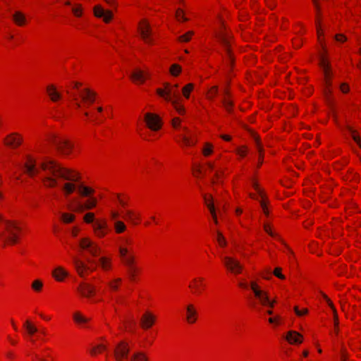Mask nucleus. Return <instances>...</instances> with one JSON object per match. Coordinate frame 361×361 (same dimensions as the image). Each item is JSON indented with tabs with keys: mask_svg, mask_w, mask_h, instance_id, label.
Masks as SVG:
<instances>
[{
	"mask_svg": "<svg viewBox=\"0 0 361 361\" xmlns=\"http://www.w3.org/2000/svg\"><path fill=\"white\" fill-rule=\"evenodd\" d=\"M119 252H120V255L122 257V259H123L129 255H128V249L126 247H120Z\"/></svg>",
	"mask_w": 361,
	"mask_h": 361,
	"instance_id": "5fc2aeb1",
	"label": "nucleus"
},
{
	"mask_svg": "<svg viewBox=\"0 0 361 361\" xmlns=\"http://www.w3.org/2000/svg\"><path fill=\"white\" fill-rule=\"evenodd\" d=\"M130 361H147V357L143 353L137 352L131 356Z\"/></svg>",
	"mask_w": 361,
	"mask_h": 361,
	"instance_id": "7c9ffc66",
	"label": "nucleus"
},
{
	"mask_svg": "<svg viewBox=\"0 0 361 361\" xmlns=\"http://www.w3.org/2000/svg\"><path fill=\"white\" fill-rule=\"evenodd\" d=\"M204 156H209L212 153V145L209 143H207L202 150Z\"/></svg>",
	"mask_w": 361,
	"mask_h": 361,
	"instance_id": "de8ad7c7",
	"label": "nucleus"
},
{
	"mask_svg": "<svg viewBox=\"0 0 361 361\" xmlns=\"http://www.w3.org/2000/svg\"><path fill=\"white\" fill-rule=\"evenodd\" d=\"M47 92L52 102H57L61 98V93L56 90L53 85H49L47 87Z\"/></svg>",
	"mask_w": 361,
	"mask_h": 361,
	"instance_id": "5701e85b",
	"label": "nucleus"
},
{
	"mask_svg": "<svg viewBox=\"0 0 361 361\" xmlns=\"http://www.w3.org/2000/svg\"><path fill=\"white\" fill-rule=\"evenodd\" d=\"M99 262L101 267H102L103 269L108 270L110 269V267H111L110 259L105 257H102L99 258Z\"/></svg>",
	"mask_w": 361,
	"mask_h": 361,
	"instance_id": "2f4dec72",
	"label": "nucleus"
},
{
	"mask_svg": "<svg viewBox=\"0 0 361 361\" xmlns=\"http://www.w3.org/2000/svg\"><path fill=\"white\" fill-rule=\"evenodd\" d=\"M130 349L126 343L124 341H121L114 349V355L116 359L118 361H123V359L128 357Z\"/></svg>",
	"mask_w": 361,
	"mask_h": 361,
	"instance_id": "9b49d317",
	"label": "nucleus"
},
{
	"mask_svg": "<svg viewBox=\"0 0 361 361\" xmlns=\"http://www.w3.org/2000/svg\"><path fill=\"white\" fill-rule=\"evenodd\" d=\"M335 39L338 42H344L346 40V37L343 35H336Z\"/></svg>",
	"mask_w": 361,
	"mask_h": 361,
	"instance_id": "052dcab7",
	"label": "nucleus"
},
{
	"mask_svg": "<svg viewBox=\"0 0 361 361\" xmlns=\"http://www.w3.org/2000/svg\"><path fill=\"white\" fill-rule=\"evenodd\" d=\"M348 130L352 135L353 139L357 142L360 147H361L360 137L355 134V130L350 126H347Z\"/></svg>",
	"mask_w": 361,
	"mask_h": 361,
	"instance_id": "4c0bfd02",
	"label": "nucleus"
},
{
	"mask_svg": "<svg viewBox=\"0 0 361 361\" xmlns=\"http://www.w3.org/2000/svg\"><path fill=\"white\" fill-rule=\"evenodd\" d=\"M136 271L137 268L135 267H132L130 269H128L129 276L132 280L135 279Z\"/></svg>",
	"mask_w": 361,
	"mask_h": 361,
	"instance_id": "864d4df0",
	"label": "nucleus"
},
{
	"mask_svg": "<svg viewBox=\"0 0 361 361\" xmlns=\"http://www.w3.org/2000/svg\"><path fill=\"white\" fill-rule=\"evenodd\" d=\"M126 228V225L121 221H116L115 222V230L118 233L123 232Z\"/></svg>",
	"mask_w": 361,
	"mask_h": 361,
	"instance_id": "c9c22d12",
	"label": "nucleus"
},
{
	"mask_svg": "<svg viewBox=\"0 0 361 361\" xmlns=\"http://www.w3.org/2000/svg\"><path fill=\"white\" fill-rule=\"evenodd\" d=\"M97 349H99V350H106V345H104L100 344V345H98L97 346Z\"/></svg>",
	"mask_w": 361,
	"mask_h": 361,
	"instance_id": "774afa93",
	"label": "nucleus"
},
{
	"mask_svg": "<svg viewBox=\"0 0 361 361\" xmlns=\"http://www.w3.org/2000/svg\"><path fill=\"white\" fill-rule=\"evenodd\" d=\"M155 322V317L149 312L144 314L140 319L141 326L145 329H149L154 324Z\"/></svg>",
	"mask_w": 361,
	"mask_h": 361,
	"instance_id": "aec40b11",
	"label": "nucleus"
},
{
	"mask_svg": "<svg viewBox=\"0 0 361 361\" xmlns=\"http://www.w3.org/2000/svg\"><path fill=\"white\" fill-rule=\"evenodd\" d=\"M260 205L262 208V210H263L264 214L267 216L269 214V212L267 209L266 202L263 200L262 201H260Z\"/></svg>",
	"mask_w": 361,
	"mask_h": 361,
	"instance_id": "4d7b16f0",
	"label": "nucleus"
},
{
	"mask_svg": "<svg viewBox=\"0 0 361 361\" xmlns=\"http://www.w3.org/2000/svg\"><path fill=\"white\" fill-rule=\"evenodd\" d=\"M237 153L241 157H245L246 155L247 150L245 147L238 148L237 149Z\"/></svg>",
	"mask_w": 361,
	"mask_h": 361,
	"instance_id": "bf43d9fd",
	"label": "nucleus"
},
{
	"mask_svg": "<svg viewBox=\"0 0 361 361\" xmlns=\"http://www.w3.org/2000/svg\"><path fill=\"white\" fill-rule=\"evenodd\" d=\"M176 18L178 20H183V21H187L188 20V18L184 17V16H183V11L181 9H180V8H178L176 11Z\"/></svg>",
	"mask_w": 361,
	"mask_h": 361,
	"instance_id": "09e8293b",
	"label": "nucleus"
},
{
	"mask_svg": "<svg viewBox=\"0 0 361 361\" xmlns=\"http://www.w3.org/2000/svg\"><path fill=\"white\" fill-rule=\"evenodd\" d=\"M13 19L18 25H23L25 23V17L20 11H16L13 15Z\"/></svg>",
	"mask_w": 361,
	"mask_h": 361,
	"instance_id": "cd10ccee",
	"label": "nucleus"
},
{
	"mask_svg": "<svg viewBox=\"0 0 361 361\" xmlns=\"http://www.w3.org/2000/svg\"><path fill=\"white\" fill-rule=\"evenodd\" d=\"M84 220L87 223H93L94 233L98 237H104L106 233L107 224L105 221H94L93 213H87L84 216Z\"/></svg>",
	"mask_w": 361,
	"mask_h": 361,
	"instance_id": "7ed1b4c3",
	"label": "nucleus"
},
{
	"mask_svg": "<svg viewBox=\"0 0 361 361\" xmlns=\"http://www.w3.org/2000/svg\"><path fill=\"white\" fill-rule=\"evenodd\" d=\"M145 121L147 127L152 130L157 131L161 127V118L156 114L151 113L145 114Z\"/></svg>",
	"mask_w": 361,
	"mask_h": 361,
	"instance_id": "1a4fd4ad",
	"label": "nucleus"
},
{
	"mask_svg": "<svg viewBox=\"0 0 361 361\" xmlns=\"http://www.w3.org/2000/svg\"><path fill=\"white\" fill-rule=\"evenodd\" d=\"M180 120L178 118H175L172 121V125L174 128H177L180 126Z\"/></svg>",
	"mask_w": 361,
	"mask_h": 361,
	"instance_id": "e2e57ef3",
	"label": "nucleus"
},
{
	"mask_svg": "<svg viewBox=\"0 0 361 361\" xmlns=\"http://www.w3.org/2000/svg\"><path fill=\"white\" fill-rule=\"evenodd\" d=\"M138 28L143 40L147 44H152V30L149 25L145 20H142L140 23Z\"/></svg>",
	"mask_w": 361,
	"mask_h": 361,
	"instance_id": "f8f14e48",
	"label": "nucleus"
},
{
	"mask_svg": "<svg viewBox=\"0 0 361 361\" xmlns=\"http://www.w3.org/2000/svg\"><path fill=\"white\" fill-rule=\"evenodd\" d=\"M123 261L124 264L128 267V269H130L132 267L134 266V257L131 255H129L123 259Z\"/></svg>",
	"mask_w": 361,
	"mask_h": 361,
	"instance_id": "f704fd0d",
	"label": "nucleus"
},
{
	"mask_svg": "<svg viewBox=\"0 0 361 361\" xmlns=\"http://www.w3.org/2000/svg\"><path fill=\"white\" fill-rule=\"evenodd\" d=\"M203 197L205 201V203L207 204V207L209 208V209L212 215V217H213L215 224H217L218 221H217V218H216L215 208H214V204L212 202V197L210 196L209 199H208L206 195H204Z\"/></svg>",
	"mask_w": 361,
	"mask_h": 361,
	"instance_id": "b1692460",
	"label": "nucleus"
},
{
	"mask_svg": "<svg viewBox=\"0 0 361 361\" xmlns=\"http://www.w3.org/2000/svg\"><path fill=\"white\" fill-rule=\"evenodd\" d=\"M218 93V87L216 86L212 87L209 91V98L212 99Z\"/></svg>",
	"mask_w": 361,
	"mask_h": 361,
	"instance_id": "603ef678",
	"label": "nucleus"
},
{
	"mask_svg": "<svg viewBox=\"0 0 361 361\" xmlns=\"http://www.w3.org/2000/svg\"><path fill=\"white\" fill-rule=\"evenodd\" d=\"M193 35H194V32L192 31H188L185 34L180 35L178 37V40L180 42H188L190 40V39Z\"/></svg>",
	"mask_w": 361,
	"mask_h": 361,
	"instance_id": "473e14b6",
	"label": "nucleus"
},
{
	"mask_svg": "<svg viewBox=\"0 0 361 361\" xmlns=\"http://www.w3.org/2000/svg\"><path fill=\"white\" fill-rule=\"evenodd\" d=\"M252 186L253 188L257 191V192L259 193V195L263 198V194H262V190H260V188H259L258 185L255 183V182H253L252 183Z\"/></svg>",
	"mask_w": 361,
	"mask_h": 361,
	"instance_id": "680f3d73",
	"label": "nucleus"
},
{
	"mask_svg": "<svg viewBox=\"0 0 361 361\" xmlns=\"http://www.w3.org/2000/svg\"><path fill=\"white\" fill-rule=\"evenodd\" d=\"M149 75V74L147 71L137 68L130 74V78L135 82L143 83Z\"/></svg>",
	"mask_w": 361,
	"mask_h": 361,
	"instance_id": "6ab92c4d",
	"label": "nucleus"
},
{
	"mask_svg": "<svg viewBox=\"0 0 361 361\" xmlns=\"http://www.w3.org/2000/svg\"><path fill=\"white\" fill-rule=\"evenodd\" d=\"M94 13L97 18H102L106 23H109L113 16V14L111 11L104 10L99 5L94 6Z\"/></svg>",
	"mask_w": 361,
	"mask_h": 361,
	"instance_id": "dca6fc26",
	"label": "nucleus"
},
{
	"mask_svg": "<svg viewBox=\"0 0 361 361\" xmlns=\"http://www.w3.org/2000/svg\"><path fill=\"white\" fill-rule=\"evenodd\" d=\"M224 262L227 269L234 274L241 273L243 269V266L238 259L233 257H224Z\"/></svg>",
	"mask_w": 361,
	"mask_h": 361,
	"instance_id": "6e6552de",
	"label": "nucleus"
},
{
	"mask_svg": "<svg viewBox=\"0 0 361 361\" xmlns=\"http://www.w3.org/2000/svg\"><path fill=\"white\" fill-rule=\"evenodd\" d=\"M250 288L253 291L255 297L259 300L262 305H267L270 307H274L276 300H274L271 301L269 298L267 293L262 290L255 281H252L250 283Z\"/></svg>",
	"mask_w": 361,
	"mask_h": 361,
	"instance_id": "423d86ee",
	"label": "nucleus"
},
{
	"mask_svg": "<svg viewBox=\"0 0 361 361\" xmlns=\"http://www.w3.org/2000/svg\"><path fill=\"white\" fill-rule=\"evenodd\" d=\"M73 319L74 320L79 323V324H83V323H85L87 322L89 319L87 318V317H83L82 315H81L79 312H75L74 314H73Z\"/></svg>",
	"mask_w": 361,
	"mask_h": 361,
	"instance_id": "72a5a7b5",
	"label": "nucleus"
},
{
	"mask_svg": "<svg viewBox=\"0 0 361 361\" xmlns=\"http://www.w3.org/2000/svg\"><path fill=\"white\" fill-rule=\"evenodd\" d=\"M294 310H295V313H296V314L298 316H302V315L305 314L307 313V309H304L302 311H300V310H298V307H295L294 308Z\"/></svg>",
	"mask_w": 361,
	"mask_h": 361,
	"instance_id": "13d9d810",
	"label": "nucleus"
},
{
	"mask_svg": "<svg viewBox=\"0 0 361 361\" xmlns=\"http://www.w3.org/2000/svg\"><path fill=\"white\" fill-rule=\"evenodd\" d=\"M79 245L81 249L87 250L92 256H97L99 252V247L87 238L80 240Z\"/></svg>",
	"mask_w": 361,
	"mask_h": 361,
	"instance_id": "ddd939ff",
	"label": "nucleus"
},
{
	"mask_svg": "<svg viewBox=\"0 0 361 361\" xmlns=\"http://www.w3.org/2000/svg\"><path fill=\"white\" fill-rule=\"evenodd\" d=\"M264 229L271 236H272V237H275L276 236V234L274 232L271 231V230L270 227L269 226V225L264 224Z\"/></svg>",
	"mask_w": 361,
	"mask_h": 361,
	"instance_id": "6e6d98bb",
	"label": "nucleus"
},
{
	"mask_svg": "<svg viewBox=\"0 0 361 361\" xmlns=\"http://www.w3.org/2000/svg\"><path fill=\"white\" fill-rule=\"evenodd\" d=\"M216 234H217V241H218L219 244L222 247H225L226 245V239L224 237L223 234L219 231H216Z\"/></svg>",
	"mask_w": 361,
	"mask_h": 361,
	"instance_id": "c03bdc74",
	"label": "nucleus"
},
{
	"mask_svg": "<svg viewBox=\"0 0 361 361\" xmlns=\"http://www.w3.org/2000/svg\"><path fill=\"white\" fill-rule=\"evenodd\" d=\"M222 94H223L222 104H223L224 106L225 107V109H226V111H228V112H231V107L233 106V102L227 98V97L230 96L228 90L224 89L222 92Z\"/></svg>",
	"mask_w": 361,
	"mask_h": 361,
	"instance_id": "393cba45",
	"label": "nucleus"
},
{
	"mask_svg": "<svg viewBox=\"0 0 361 361\" xmlns=\"http://www.w3.org/2000/svg\"><path fill=\"white\" fill-rule=\"evenodd\" d=\"M24 167L30 176L39 173L41 169L43 172L42 180L44 185L49 188L60 186L66 198L75 190L81 197H90L84 204L76 198L68 200V207L70 210L82 212L96 207L97 199L90 196L94 192V190L80 182L81 177L77 171L65 168L56 161L49 159L43 161L40 164V169H37L35 161L31 157L28 158Z\"/></svg>",
	"mask_w": 361,
	"mask_h": 361,
	"instance_id": "f257e3e1",
	"label": "nucleus"
},
{
	"mask_svg": "<svg viewBox=\"0 0 361 361\" xmlns=\"http://www.w3.org/2000/svg\"><path fill=\"white\" fill-rule=\"evenodd\" d=\"M80 97L82 100L87 104H92L94 102L96 93L88 88L80 90Z\"/></svg>",
	"mask_w": 361,
	"mask_h": 361,
	"instance_id": "f3484780",
	"label": "nucleus"
},
{
	"mask_svg": "<svg viewBox=\"0 0 361 361\" xmlns=\"http://www.w3.org/2000/svg\"><path fill=\"white\" fill-rule=\"evenodd\" d=\"M42 286H43V283L39 280L34 281L32 284V288L36 291H39L42 289Z\"/></svg>",
	"mask_w": 361,
	"mask_h": 361,
	"instance_id": "49530a36",
	"label": "nucleus"
},
{
	"mask_svg": "<svg viewBox=\"0 0 361 361\" xmlns=\"http://www.w3.org/2000/svg\"><path fill=\"white\" fill-rule=\"evenodd\" d=\"M73 262L78 274L81 277H85L87 271H93L95 270L94 267L88 266L76 257H73Z\"/></svg>",
	"mask_w": 361,
	"mask_h": 361,
	"instance_id": "4468645a",
	"label": "nucleus"
},
{
	"mask_svg": "<svg viewBox=\"0 0 361 361\" xmlns=\"http://www.w3.org/2000/svg\"><path fill=\"white\" fill-rule=\"evenodd\" d=\"M72 11L75 16L80 17L82 15V8L80 5L77 6L76 7L72 8Z\"/></svg>",
	"mask_w": 361,
	"mask_h": 361,
	"instance_id": "8fccbe9b",
	"label": "nucleus"
},
{
	"mask_svg": "<svg viewBox=\"0 0 361 361\" xmlns=\"http://www.w3.org/2000/svg\"><path fill=\"white\" fill-rule=\"evenodd\" d=\"M126 214L127 219L129 221H130L134 224H137L136 220L137 219V216H135L132 211H127Z\"/></svg>",
	"mask_w": 361,
	"mask_h": 361,
	"instance_id": "a18cd8bd",
	"label": "nucleus"
},
{
	"mask_svg": "<svg viewBox=\"0 0 361 361\" xmlns=\"http://www.w3.org/2000/svg\"><path fill=\"white\" fill-rule=\"evenodd\" d=\"M273 274H274V276H276L279 279H285V276L281 274V268H280V267H276L274 270Z\"/></svg>",
	"mask_w": 361,
	"mask_h": 361,
	"instance_id": "3c124183",
	"label": "nucleus"
},
{
	"mask_svg": "<svg viewBox=\"0 0 361 361\" xmlns=\"http://www.w3.org/2000/svg\"><path fill=\"white\" fill-rule=\"evenodd\" d=\"M178 100L179 99H177V100H173V102H171V104H173V106H174L175 109L176 110V111L180 114H182L185 112V109L183 108V106H181L179 103H178Z\"/></svg>",
	"mask_w": 361,
	"mask_h": 361,
	"instance_id": "ea45409f",
	"label": "nucleus"
},
{
	"mask_svg": "<svg viewBox=\"0 0 361 361\" xmlns=\"http://www.w3.org/2000/svg\"><path fill=\"white\" fill-rule=\"evenodd\" d=\"M78 290L85 297L94 295L97 292L96 288L94 286L87 283H81L78 287Z\"/></svg>",
	"mask_w": 361,
	"mask_h": 361,
	"instance_id": "2eb2a0df",
	"label": "nucleus"
},
{
	"mask_svg": "<svg viewBox=\"0 0 361 361\" xmlns=\"http://www.w3.org/2000/svg\"><path fill=\"white\" fill-rule=\"evenodd\" d=\"M216 37L226 53L228 61L231 63L233 62V57L230 48L229 35L226 31L221 30L216 35Z\"/></svg>",
	"mask_w": 361,
	"mask_h": 361,
	"instance_id": "0eeeda50",
	"label": "nucleus"
},
{
	"mask_svg": "<svg viewBox=\"0 0 361 361\" xmlns=\"http://www.w3.org/2000/svg\"><path fill=\"white\" fill-rule=\"evenodd\" d=\"M111 215V218L114 219H117L118 216V214L117 212H112Z\"/></svg>",
	"mask_w": 361,
	"mask_h": 361,
	"instance_id": "338daca9",
	"label": "nucleus"
},
{
	"mask_svg": "<svg viewBox=\"0 0 361 361\" xmlns=\"http://www.w3.org/2000/svg\"><path fill=\"white\" fill-rule=\"evenodd\" d=\"M340 88H341V90L343 92H344V93L348 92V90H349V87H348V85H347V84H345V83H343V84H341V85Z\"/></svg>",
	"mask_w": 361,
	"mask_h": 361,
	"instance_id": "0e129e2a",
	"label": "nucleus"
},
{
	"mask_svg": "<svg viewBox=\"0 0 361 361\" xmlns=\"http://www.w3.org/2000/svg\"><path fill=\"white\" fill-rule=\"evenodd\" d=\"M319 66L322 68L324 75L325 77V82L326 85V88L324 90V94L325 97V100L326 102V104L328 105L329 108L330 109L332 114H335V104L331 98V90L329 88L331 85V82L329 81L331 73L330 70V66L327 61V59L324 56H321L320 57V61H319Z\"/></svg>",
	"mask_w": 361,
	"mask_h": 361,
	"instance_id": "f03ea898",
	"label": "nucleus"
},
{
	"mask_svg": "<svg viewBox=\"0 0 361 361\" xmlns=\"http://www.w3.org/2000/svg\"><path fill=\"white\" fill-rule=\"evenodd\" d=\"M4 142L6 145L16 148L21 145L22 137L17 133H11L5 138Z\"/></svg>",
	"mask_w": 361,
	"mask_h": 361,
	"instance_id": "a211bd4d",
	"label": "nucleus"
},
{
	"mask_svg": "<svg viewBox=\"0 0 361 361\" xmlns=\"http://www.w3.org/2000/svg\"><path fill=\"white\" fill-rule=\"evenodd\" d=\"M51 142L56 147L59 152L63 155L68 154L73 147L68 140L61 138L54 137Z\"/></svg>",
	"mask_w": 361,
	"mask_h": 361,
	"instance_id": "9d476101",
	"label": "nucleus"
},
{
	"mask_svg": "<svg viewBox=\"0 0 361 361\" xmlns=\"http://www.w3.org/2000/svg\"><path fill=\"white\" fill-rule=\"evenodd\" d=\"M61 217H62V220L65 223H71V222L73 221V220L75 219V216L73 214H67V213L62 214Z\"/></svg>",
	"mask_w": 361,
	"mask_h": 361,
	"instance_id": "37998d69",
	"label": "nucleus"
},
{
	"mask_svg": "<svg viewBox=\"0 0 361 361\" xmlns=\"http://www.w3.org/2000/svg\"><path fill=\"white\" fill-rule=\"evenodd\" d=\"M192 283L193 284L190 285L189 287L193 288L195 293H200L201 292L202 288L204 286L203 283V279H194Z\"/></svg>",
	"mask_w": 361,
	"mask_h": 361,
	"instance_id": "bb28decb",
	"label": "nucleus"
},
{
	"mask_svg": "<svg viewBox=\"0 0 361 361\" xmlns=\"http://www.w3.org/2000/svg\"><path fill=\"white\" fill-rule=\"evenodd\" d=\"M192 89H193V85L192 83H189L183 87V89H182L183 94L184 95V97L185 98H189L190 92L192 90Z\"/></svg>",
	"mask_w": 361,
	"mask_h": 361,
	"instance_id": "e433bc0d",
	"label": "nucleus"
},
{
	"mask_svg": "<svg viewBox=\"0 0 361 361\" xmlns=\"http://www.w3.org/2000/svg\"><path fill=\"white\" fill-rule=\"evenodd\" d=\"M52 275L57 281H62L68 276V272L61 267H58L53 271Z\"/></svg>",
	"mask_w": 361,
	"mask_h": 361,
	"instance_id": "a878e982",
	"label": "nucleus"
},
{
	"mask_svg": "<svg viewBox=\"0 0 361 361\" xmlns=\"http://www.w3.org/2000/svg\"><path fill=\"white\" fill-rule=\"evenodd\" d=\"M181 138H182L184 144L187 146L193 145L195 144V141L193 140V139L192 137V135H190V137H188L186 135H182Z\"/></svg>",
	"mask_w": 361,
	"mask_h": 361,
	"instance_id": "a19ab883",
	"label": "nucleus"
},
{
	"mask_svg": "<svg viewBox=\"0 0 361 361\" xmlns=\"http://www.w3.org/2000/svg\"><path fill=\"white\" fill-rule=\"evenodd\" d=\"M186 320L190 324H193L197 319V312L195 306L189 304L186 306Z\"/></svg>",
	"mask_w": 361,
	"mask_h": 361,
	"instance_id": "412c9836",
	"label": "nucleus"
},
{
	"mask_svg": "<svg viewBox=\"0 0 361 361\" xmlns=\"http://www.w3.org/2000/svg\"><path fill=\"white\" fill-rule=\"evenodd\" d=\"M302 336L295 331H290L288 332L286 335V340L290 343V344H298L301 343L302 342Z\"/></svg>",
	"mask_w": 361,
	"mask_h": 361,
	"instance_id": "4be33fe9",
	"label": "nucleus"
},
{
	"mask_svg": "<svg viewBox=\"0 0 361 361\" xmlns=\"http://www.w3.org/2000/svg\"><path fill=\"white\" fill-rule=\"evenodd\" d=\"M322 295L323 298L326 300L329 305L331 307V308L332 309V310L334 312V324L336 326H337L338 322V315H337L336 311L335 310V307H334V305L332 304V302L330 301V300L328 298V297L324 293H322Z\"/></svg>",
	"mask_w": 361,
	"mask_h": 361,
	"instance_id": "c85d7f7f",
	"label": "nucleus"
},
{
	"mask_svg": "<svg viewBox=\"0 0 361 361\" xmlns=\"http://www.w3.org/2000/svg\"><path fill=\"white\" fill-rule=\"evenodd\" d=\"M157 93L166 101L170 102L180 99L178 90L173 89L172 85L168 82L164 84V88L157 89Z\"/></svg>",
	"mask_w": 361,
	"mask_h": 361,
	"instance_id": "39448f33",
	"label": "nucleus"
},
{
	"mask_svg": "<svg viewBox=\"0 0 361 361\" xmlns=\"http://www.w3.org/2000/svg\"><path fill=\"white\" fill-rule=\"evenodd\" d=\"M221 137L222 139H224V140H226V141H229V140H231V137H230V136H228V135H221Z\"/></svg>",
	"mask_w": 361,
	"mask_h": 361,
	"instance_id": "69168bd1",
	"label": "nucleus"
},
{
	"mask_svg": "<svg viewBox=\"0 0 361 361\" xmlns=\"http://www.w3.org/2000/svg\"><path fill=\"white\" fill-rule=\"evenodd\" d=\"M181 72V67L178 64H173L170 68V73L173 76H177Z\"/></svg>",
	"mask_w": 361,
	"mask_h": 361,
	"instance_id": "58836bf2",
	"label": "nucleus"
},
{
	"mask_svg": "<svg viewBox=\"0 0 361 361\" xmlns=\"http://www.w3.org/2000/svg\"><path fill=\"white\" fill-rule=\"evenodd\" d=\"M23 326L30 335H33L37 331V329L28 320L25 322Z\"/></svg>",
	"mask_w": 361,
	"mask_h": 361,
	"instance_id": "c756f323",
	"label": "nucleus"
},
{
	"mask_svg": "<svg viewBox=\"0 0 361 361\" xmlns=\"http://www.w3.org/2000/svg\"><path fill=\"white\" fill-rule=\"evenodd\" d=\"M121 282V279L117 278L114 281L109 283L110 288L113 290H116L118 288V283Z\"/></svg>",
	"mask_w": 361,
	"mask_h": 361,
	"instance_id": "79ce46f5",
	"label": "nucleus"
},
{
	"mask_svg": "<svg viewBox=\"0 0 361 361\" xmlns=\"http://www.w3.org/2000/svg\"><path fill=\"white\" fill-rule=\"evenodd\" d=\"M5 224V231L6 234L5 238L12 244H15L18 241V233L20 231V227L16 221L6 220Z\"/></svg>",
	"mask_w": 361,
	"mask_h": 361,
	"instance_id": "20e7f679",
	"label": "nucleus"
}]
</instances>
